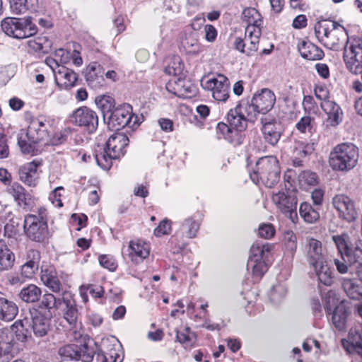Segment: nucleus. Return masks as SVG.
<instances>
[{
	"mask_svg": "<svg viewBox=\"0 0 362 362\" xmlns=\"http://www.w3.org/2000/svg\"><path fill=\"white\" fill-rule=\"evenodd\" d=\"M23 231L25 237L31 242L46 246L52 236L48 226V211L45 207H40L33 214L24 216Z\"/></svg>",
	"mask_w": 362,
	"mask_h": 362,
	"instance_id": "obj_1",
	"label": "nucleus"
},
{
	"mask_svg": "<svg viewBox=\"0 0 362 362\" xmlns=\"http://www.w3.org/2000/svg\"><path fill=\"white\" fill-rule=\"evenodd\" d=\"M281 176V168L276 156H264L256 162L255 169L250 173V177L253 183H262L266 187L276 186Z\"/></svg>",
	"mask_w": 362,
	"mask_h": 362,
	"instance_id": "obj_2",
	"label": "nucleus"
},
{
	"mask_svg": "<svg viewBox=\"0 0 362 362\" xmlns=\"http://www.w3.org/2000/svg\"><path fill=\"white\" fill-rule=\"evenodd\" d=\"M129 142V138L124 133L116 131L106 141L105 146L100 151H96L95 158L98 165L103 170H109L112 160L124 155Z\"/></svg>",
	"mask_w": 362,
	"mask_h": 362,
	"instance_id": "obj_3",
	"label": "nucleus"
},
{
	"mask_svg": "<svg viewBox=\"0 0 362 362\" xmlns=\"http://www.w3.org/2000/svg\"><path fill=\"white\" fill-rule=\"evenodd\" d=\"M50 135L47 126L37 118L32 119L27 129H21L18 134V144L25 154L33 153L35 145L42 141H48Z\"/></svg>",
	"mask_w": 362,
	"mask_h": 362,
	"instance_id": "obj_4",
	"label": "nucleus"
},
{
	"mask_svg": "<svg viewBox=\"0 0 362 362\" xmlns=\"http://www.w3.org/2000/svg\"><path fill=\"white\" fill-rule=\"evenodd\" d=\"M358 148L351 143H342L336 146L329 154V165L334 170L349 171L358 162Z\"/></svg>",
	"mask_w": 362,
	"mask_h": 362,
	"instance_id": "obj_5",
	"label": "nucleus"
},
{
	"mask_svg": "<svg viewBox=\"0 0 362 362\" xmlns=\"http://www.w3.org/2000/svg\"><path fill=\"white\" fill-rule=\"evenodd\" d=\"M274 245L255 242L250 248L247 267H251L254 276L261 279L269 269V257Z\"/></svg>",
	"mask_w": 362,
	"mask_h": 362,
	"instance_id": "obj_6",
	"label": "nucleus"
},
{
	"mask_svg": "<svg viewBox=\"0 0 362 362\" xmlns=\"http://www.w3.org/2000/svg\"><path fill=\"white\" fill-rule=\"evenodd\" d=\"M97 344L91 339L85 340L80 344H69L59 349V354L71 360L91 362L96 354Z\"/></svg>",
	"mask_w": 362,
	"mask_h": 362,
	"instance_id": "obj_7",
	"label": "nucleus"
},
{
	"mask_svg": "<svg viewBox=\"0 0 362 362\" xmlns=\"http://www.w3.org/2000/svg\"><path fill=\"white\" fill-rule=\"evenodd\" d=\"M343 59L351 74L358 75L362 72V37L347 39L344 47Z\"/></svg>",
	"mask_w": 362,
	"mask_h": 362,
	"instance_id": "obj_8",
	"label": "nucleus"
},
{
	"mask_svg": "<svg viewBox=\"0 0 362 362\" xmlns=\"http://www.w3.org/2000/svg\"><path fill=\"white\" fill-rule=\"evenodd\" d=\"M70 120L88 134L94 133L98 127V115L86 106L76 109L71 115Z\"/></svg>",
	"mask_w": 362,
	"mask_h": 362,
	"instance_id": "obj_9",
	"label": "nucleus"
},
{
	"mask_svg": "<svg viewBox=\"0 0 362 362\" xmlns=\"http://www.w3.org/2000/svg\"><path fill=\"white\" fill-rule=\"evenodd\" d=\"M335 291L333 290L328 291L325 295V310L328 315L332 314V322L333 325L339 331L345 329L347 317L349 315V308L341 301L337 305L333 311L330 306V299L334 300L335 297Z\"/></svg>",
	"mask_w": 362,
	"mask_h": 362,
	"instance_id": "obj_10",
	"label": "nucleus"
},
{
	"mask_svg": "<svg viewBox=\"0 0 362 362\" xmlns=\"http://www.w3.org/2000/svg\"><path fill=\"white\" fill-rule=\"evenodd\" d=\"M133 117L132 107L129 104L118 105L107 118V124L110 129L119 131L126 126H131Z\"/></svg>",
	"mask_w": 362,
	"mask_h": 362,
	"instance_id": "obj_11",
	"label": "nucleus"
},
{
	"mask_svg": "<svg viewBox=\"0 0 362 362\" xmlns=\"http://www.w3.org/2000/svg\"><path fill=\"white\" fill-rule=\"evenodd\" d=\"M333 207L337 211L339 217L347 222L356 221L358 213L354 202L344 194L335 195L332 200Z\"/></svg>",
	"mask_w": 362,
	"mask_h": 362,
	"instance_id": "obj_12",
	"label": "nucleus"
},
{
	"mask_svg": "<svg viewBox=\"0 0 362 362\" xmlns=\"http://www.w3.org/2000/svg\"><path fill=\"white\" fill-rule=\"evenodd\" d=\"M272 201L279 210L291 219L293 223L298 221V217L296 211L297 197L296 195L288 192L286 194L284 192H279L273 194Z\"/></svg>",
	"mask_w": 362,
	"mask_h": 362,
	"instance_id": "obj_13",
	"label": "nucleus"
},
{
	"mask_svg": "<svg viewBox=\"0 0 362 362\" xmlns=\"http://www.w3.org/2000/svg\"><path fill=\"white\" fill-rule=\"evenodd\" d=\"M202 86L211 90L213 98L217 101L225 102L229 98L230 82L224 75L218 74L217 78L202 81Z\"/></svg>",
	"mask_w": 362,
	"mask_h": 362,
	"instance_id": "obj_14",
	"label": "nucleus"
},
{
	"mask_svg": "<svg viewBox=\"0 0 362 362\" xmlns=\"http://www.w3.org/2000/svg\"><path fill=\"white\" fill-rule=\"evenodd\" d=\"M261 123L264 139L272 146H276L284 133L283 124L276 119L267 120V118H262Z\"/></svg>",
	"mask_w": 362,
	"mask_h": 362,
	"instance_id": "obj_15",
	"label": "nucleus"
},
{
	"mask_svg": "<svg viewBox=\"0 0 362 362\" xmlns=\"http://www.w3.org/2000/svg\"><path fill=\"white\" fill-rule=\"evenodd\" d=\"M83 73L88 86L90 88L98 89L105 86V69L98 62H90Z\"/></svg>",
	"mask_w": 362,
	"mask_h": 362,
	"instance_id": "obj_16",
	"label": "nucleus"
},
{
	"mask_svg": "<svg viewBox=\"0 0 362 362\" xmlns=\"http://www.w3.org/2000/svg\"><path fill=\"white\" fill-rule=\"evenodd\" d=\"M42 160H33L21 166L18 169L19 180L29 187H36L39 182L38 168Z\"/></svg>",
	"mask_w": 362,
	"mask_h": 362,
	"instance_id": "obj_17",
	"label": "nucleus"
},
{
	"mask_svg": "<svg viewBox=\"0 0 362 362\" xmlns=\"http://www.w3.org/2000/svg\"><path fill=\"white\" fill-rule=\"evenodd\" d=\"M62 303L66 305L64 317L70 326V329H76L81 327V322H78L79 313L76 308L75 300L68 291L62 293Z\"/></svg>",
	"mask_w": 362,
	"mask_h": 362,
	"instance_id": "obj_18",
	"label": "nucleus"
},
{
	"mask_svg": "<svg viewBox=\"0 0 362 362\" xmlns=\"http://www.w3.org/2000/svg\"><path fill=\"white\" fill-rule=\"evenodd\" d=\"M7 192L23 209H29L33 206L34 197L18 182H15L10 185Z\"/></svg>",
	"mask_w": 362,
	"mask_h": 362,
	"instance_id": "obj_19",
	"label": "nucleus"
},
{
	"mask_svg": "<svg viewBox=\"0 0 362 362\" xmlns=\"http://www.w3.org/2000/svg\"><path fill=\"white\" fill-rule=\"evenodd\" d=\"M31 322L30 328L33 334L36 337H43L47 334L50 327L49 320L52 315L49 317L45 316V313H42L40 310H34L30 312Z\"/></svg>",
	"mask_w": 362,
	"mask_h": 362,
	"instance_id": "obj_20",
	"label": "nucleus"
},
{
	"mask_svg": "<svg viewBox=\"0 0 362 362\" xmlns=\"http://www.w3.org/2000/svg\"><path fill=\"white\" fill-rule=\"evenodd\" d=\"M24 18L6 17L1 22V30L8 36L17 39H24L25 33H23Z\"/></svg>",
	"mask_w": 362,
	"mask_h": 362,
	"instance_id": "obj_21",
	"label": "nucleus"
},
{
	"mask_svg": "<svg viewBox=\"0 0 362 362\" xmlns=\"http://www.w3.org/2000/svg\"><path fill=\"white\" fill-rule=\"evenodd\" d=\"M216 130L218 139L223 138L234 146H240L244 143L245 134L238 133L230 124L218 122Z\"/></svg>",
	"mask_w": 362,
	"mask_h": 362,
	"instance_id": "obj_22",
	"label": "nucleus"
},
{
	"mask_svg": "<svg viewBox=\"0 0 362 362\" xmlns=\"http://www.w3.org/2000/svg\"><path fill=\"white\" fill-rule=\"evenodd\" d=\"M255 106L261 114H266L272 109L276 101L274 93L268 88H264L260 93H255L252 98Z\"/></svg>",
	"mask_w": 362,
	"mask_h": 362,
	"instance_id": "obj_23",
	"label": "nucleus"
},
{
	"mask_svg": "<svg viewBox=\"0 0 362 362\" xmlns=\"http://www.w3.org/2000/svg\"><path fill=\"white\" fill-rule=\"evenodd\" d=\"M320 107L327 115V125L336 127L343 119V110L341 107L334 101H326L320 103Z\"/></svg>",
	"mask_w": 362,
	"mask_h": 362,
	"instance_id": "obj_24",
	"label": "nucleus"
},
{
	"mask_svg": "<svg viewBox=\"0 0 362 362\" xmlns=\"http://www.w3.org/2000/svg\"><path fill=\"white\" fill-rule=\"evenodd\" d=\"M40 252L30 249L27 252V262L21 266V274L24 278L31 279L37 272L40 261Z\"/></svg>",
	"mask_w": 362,
	"mask_h": 362,
	"instance_id": "obj_25",
	"label": "nucleus"
},
{
	"mask_svg": "<svg viewBox=\"0 0 362 362\" xmlns=\"http://www.w3.org/2000/svg\"><path fill=\"white\" fill-rule=\"evenodd\" d=\"M306 258L310 267L318 266L324 261L322 243L315 238H309L305 246Z\"/></svg>",
	"mask_w": 362,
	"mask_h": 362,
	"instance_id": "obj_26",
	"label": "nucleus"
},
{
	"mask_svg": "<svg viewBox=\"0 0 362 362\" xmlns=\"http://www.w3.org/2000/svg\"><path fill=\"white\" fill-rule=\"evenodd\" d=\"M150 247L149 245L140 240L136 242L130 241L129 245V256L132 262L139 264L149 255Z\"/></svg>",
	"mask_w": 362,
	"mask_h": 362,
	"instance_id": "obj_27",
	"label": "nucleus"
},
{
	"mask_svg": "<svg viewBox=\"0 0 362 362\" xmlns=\"http://www.w3.org/2000/svg\"><path fill=\"white\" fill-rule=\"evenodd\" d=\"M298 49L301 57L308 60H320L325 56L322 49L309 41H301L298 45Z\"/></svg>",
	"mask_w": 362,
	"mask_h": 362,
	"instance_id": "obj_28",
	"label": "nucleus"
},
{
	"mask_svg": "<svg viewBox=\"0 0 362 362\" xmlns=\"http://www.w3.org/2000/svg\"><path fill=\"white\" fill-rule=\"evenodd\" d=\"M226 119L234 130L242 134H244L247 127V123L250 122L235 107L228 111Z\"/></svg>",
	"mask_w": 362,
	"mask_h": 362,
	"instance_id": "obj_29",
	"label": "nucleus"
},
{
	"mask_svg": "<svg viewBox=\"0 0 362 362\" xmlns=\"http://www.w3.org/2000/svg\"><path fill=\"white\" fill-rule=\"evenodd\" d=\"M341 286L346 296L351 300H362V284L354 278H343Z\"/></svg>",
	"mask_w": 362,
	"mask_h": 362,
	"instance_id": "obj_30",
	"label": "nucleus"
},
{
	"mask_svg": "<svg viewBox=\"0 0 362 362\" xmlns=\"http://www.w3.org/2000/svg\"><path fill=\"white\" fill-rule=\"evenodd\" d=\"M30 322L28 318L16 321L11 326L17 341L25 342L32 339V332L30 329Z\"/></svg>",
	"mask_w": 362,
	"mask_h": 362,
	"instance_id": "obj_31",
	"label": "nucleus"
},
{
	"mask_svg": "<svg viewBox=\"0 0 362 362\" xmlns=\"http://www.w3.org/2000/svg\"><path fill=\"white\" fill-rule=\"evenodd\" d=\"M18 313L16 304L4 297H0V320L6 322L13 320Z\"/></svg>",
	"mask_w": 362,
	"mask_h": 362,
	"instance_id": "obj_32",
	"label": "nucleus"
},
{
	"mask_svg": "<svg viewBox=\"0 0 362 362\" xmlns=\"http://www.w3.org/2000/svg\"><path fill=\"white\" fill-rule=\"evenodd\" d=\"M0 272L11 270L15 264V255L3 240H0Z\"/></svg>",
	"mask_w": 362,
	"mask_h": 362,
	"instance_id": "obj_33",
	"label": "nucleus"
},
{
	"mask_svg": "<svg viewBox=\"0 0 362 362\" xmlns=\"http://www.w3.org/2000/svg\"><path fill=\"white\" fill-rule=\"evenodd\" d=\"M337 28L334 30H331L329 31V34L328 35V37L327 40H323L322 44L324 46L329 47H334L339 45L341 40L347 41L349 38L348 31L347 30L339 23H337Z\"/></svg>",
	"mask_w": 362,
	"mask_h": 362,
	"instance_id": "obj_34",
	"label": "nucleus"
},
{
	"mask_svg": "<svg viewBox=\"0 0 362 362\" xmlns=\"http://www.w3.org/2000/svg\"><path fill=\"white\" fill-rule=\"evenodd\" d=\"M238 110L244 115L245 117L251 123H254L257 117V115L260 114L259 110L255 106V102L251 99H243L235 106Z\"/></svg>",
	"mask_w": 362,
	"mask_h": 362,
	"instance_id": "obj_35",
	"label": "nucleus"
},
{
	"mask_svg": "<svg viewBox=\"0 0 362 362\" xmlns=\"http://www.w3.org/2000/svg\"><path fill=\"white\" fill-rule=\"evenodd\" d=\"M320 284L330 286L334 283V271L323 261L319 263L318 266L313 267Z\"/></svg>",
	"mask_w": 362,
	"mask_h": 362,
	"instance_id": "obj_36",
	"label": "nucleus"
},
{
	"mask_svg": "<svg viewBox=\"0 0 362 362\" xmlns=\"http://www.w3.org/2000/svg\"><path fill=\"white\" fill-rule=\"evenodd\" d=\"M319 210L317 206H313L310 203L304 202L300 205L299 214L305 223H315L320 219Z\"/></svg>",
	"mask_w": 362,
	"mask_h": 362,
	"instance_id": "obj_37",
	"label": "nucleus"
},
{
	"mask_svg": "<svg viewBox=\"0 0 362 362\" xmlns=\"http://www.w3.org/2000/svg\"><path fill=\"white\" fill-rule=\"evenodd\" d=\"M38 0H10V7L12 13L20 15L26 11H35Z\"/></svg>",
	"mask_w": 362,
	"mask_h": 362,
	"instance_id": "obj_38",
	"label": "nucleus"
},
{
	"mask_svg": "<svg viewBox=\"0 0 362 362\" xmlns=\"http://www.w3.org/2000/svg\"><path fill=\"white\" fill-rule=\"evenodd\" d=\"M41 296V288L33 284L23 287L18 293L20 299L28 303L39 301Z\"/></svg>",
	"mask_w": 362,
	"mask_h": 362,
	"instance_id": "obj_39",
	"label": "nucleus"
},
{
	"mask_svg": "<svg viewBox=\"0 0 362 362\" xmlns=\"http://www.w3.org/2000/svg\"><path fill=\"white\" fill-rule=\"evenodd\" d=\"M337 25V22L328 21V20H321L318 21L314 27L315 35L318 40L322 43L323 40H327L328 37V35L329 34V31L331 30L335 29Z\"/></svg>",
	"mask_w": 362,
	"mask_h": 362,
	"instance_id": "obj_40",
	"label": "nucleus"
},
{
	"mask_svg": "<svg viewBox=\"0 0 362 362\" xmlns=\"http://www.w3.org/2000/svg\"><path fill=\"white\" fill-rule=\"evenodd\" d=\"M52 42L47 36H38L28 41L30 49L40 54H47L51 50Z\"/></svg>",
	"mask_w": 362,
	"mask_h": 362,
	"instance_id": "obj_41",
	"label": "nucleus"
},
{
	"mask_svg": "<svg viewBox=\"0 0 362 362\" xmlns=\"http://www.w3.org/2000/svg\"><path fill=\"white\" fill-rule=\"evenodd\" d=\"M41 297L37 310H40L42 313L43 310L50 313V310L53 308L58 309L63 302L62 297L57 298L50 293H45Z\"/></svg>",
	"mask_w": 362,
	"mask_h": 362,
	"instance_id": "obj_42",
	"label": "nucleus"
},
{
	"mask_svg": "<svg viewBox=\"0 0 362 362\" xmlns=\"http://www.w3.org/2000/svg\"><path fill=\"white\" fill-rule=\"evenodd\" d=\"M16 345L13 339L0 341V362H9L17 354Z\"/></svg>",
	"mask_w": 362,
	"mask_h": 362,
	"instance_id": "obj_43",
	"label": "nucleus"
},
{
	"mask_svg": "<svg viewBox=\"0 0 362 362\" xmlns=\"http://www.w3.org/2000/svg\"><path fill=\"white\" fill-rule=\"evenodd\" d=\"M57 74L56 80L64 79V86L66 89H70L76 84L78 75L74 71L65 66H61L57 70Z\"/></svg>",
	"mask_w": 362,
	"mask_h": 362,
	"instance_id": "obj_44",
	"label": "nucleus"
},
{
	"mask_svg": "<svg viewBox=\"0 0 362 362\" xmlns=\"http://www.w3.org/2000/svg\"><path fill=\"white\" fill-rule=\"evenodd\" d=\"M97 106L101 110L104 121L106 122L108 115L116 109L115 99L108 95H103L95 98Z\"/></svg>",
	"mask_w": 362,
	"mask_h": 362,
	"instance_id": "obj_45",
	"label": "nucleus"
},
{
	"mask_svg": "<svg viewBox=\"0 0 362 362\" xmlns=\"http://www.w3.org/2000/svg\"><path fill=\"white\" fill-rule=\"evenodd\" d=\"M242 19L247 25L260 27L262 23V18L259 12L255 8H245L242 13Z\"/></svg>",
	"mask_w": 362,
	"mask_h": 362,
	"instance_id": "obj_46",
	"label": "nucleus"
},
{
	"mask_svg": "<svg viewBox=\"0 0 362 362\" xmlns=\"http://www.w3.org/2000/svg\"><path fill=\"white\" fill-rule=\"evenodd\" d=\"M346 258L350 265L362 264V240H358L351 245Z\"/></svg>",
	"mask_w": 362,
	"mask_h": 362,
	"instance_id": "obj_47",
	"label": "nucleus"
},
{
	"mask_svg": "<svg viewBox=\"0 0 362 362\" xmlns=\"http://www.w3.org/2000/svg\"><path fill=\"white\" fill-rule=\"evenodd\" d=\"M199 223L192 218H186L180 226L182 234L189 238H193L196 236L199 228Z\"/></svg>",
	"mask_w": 362,
	"mask_h": 362,
	"instance_id": "obj_48",
	"label": "nucleus"
},
{
	"mask_svg": "<svg viewBox=\"0 0 362 362\" xmlns=\"http://www.w3.org/2000/svg\"><path fill=\"white\" fill-rule=\"evenodd\" d=\"M181 46L188 53L197 54L200 51L199 44L194 33L186 35L181 40Z\"/></svg>",
	"mask_w": 362,
	"mask_h": 362,
	"instance_id": "obj_49",
	"label": "nucleus"
},
{
	"mask_svg": "<svg viewBox=\"0 0 362 362\" xmlns=\"http://www.w3.org/2000/svg\"><path fill=\"white\" fill-rule=\"evenodd\" d=\"M348 238L349 235L345 233L341 235H334L332 236V239L337 246L338 252L341 255L343 260H344V255L347 257L348 252L351 247V245L349 246L347 243Z\"/></svg>",
	"mask_w": 362,
	"mask_h": 362,
	"instance_id": "obj_50",
	"label": "nucleus"
},
{
	"mask_svg": "<svg viewBox=\"0 0 362 362\" xmlns=\"http://www.w3.org/2000/svg\"><path fill=\"white\" fill-rule=\"evenodd\" d=\"M195 338V333L192 332L189 327H185L182 330L176 331L177 341L186 346H191Z\"/></svg>",
	"mask_w": 362,
	"mask_h": 362,
	"instance_id": "obj_51",
	"label": "nucleus"
},
{
	"mask_svg": "<svg viewBox=\"0 0 362 362\" xmlns=\"http://www.w3.org/2000/svg\"><path fill=\"white\" fill-rule=\"evenodd\" d=\"M317 173L311 170H303L298 175L299 183L302 186H315L318 184Z\"/></svg>",
	"mask_w": 362,
	"mask_h": 362,
	"instance_id": "obj_52",
	"label": "nucleus"
},
{
	"mask_svg": "<svg viewBox=\"0 0 362 362\" xmlns=\"http://www.w3.org/2000/svg\"><path fill=\"white\" fill-rule=\"evenodd\" d=\"M284 240L286 252L293 256L297 249V237L296 234L291 230L285 232Z\"/></svg>",
	"mask_w": 362,
	"mask_h": 362,
	"instance_id": "obj_53",
	"label": "nucleus"
},
{
	"mask_svg": "<svg viewBox=\"0 0 362 362\" xmlns=\"http://www.w3.org/2000/svg\"><path fill=\"white\" fill-rule=\"evenodd\" d=\"M98 261L101 267L107 269L110 272H115L117 268V262L113 256L110 255H100Z\"/></svg>",
	"mask_w": 362,
	"mask_h": 362,
	"instance_id": "obj_54",
	"label": "nucleus"
},
{
	"mask_svg": "<svg viewBox=\"0 0 362 362\" xmlns=\"http://www.w3.org/2000/svg\"><path fill=\"white\" fill-rule=\"evenodd\" d=\"M276 230L274 226L270 223H262L258 228L259 235L264 239H270L274 236Z\"/></svg>",
	"mask_w": 362,
	"mask_h": 362,
	"instance_id": "obj_55",
	"label": "nucleus"
},
{
	"mask_svg": "<svg viewBox=\"0 0 362 362\" xmlns=\"http://www.w3.org/2000/svg\"><path fill=\"white\" fill-rule=\"evenodd\" d=\"M57 276V273L52 265L42 267L40 279L44 284H47V281L53 279Z\"/></svg>",
	"mask_w": 362,
	"mask_h": 362,
	"instance_id": "obj_56",
	"label": "nucleus"
},
{
	"mask_svg": "<svg viewBox=\"0 0 362 362\" xmlns=\"http://www.w3.org/2000/svg\"><path fill=\"white\" fill-rule=\"evenodd\" d=\"M302 105L305 112L315 113L318 109L317 105L312 95H304Z\"/></svg>",
	"mask_w": 362,
	"mask_h": 362,
	"instance_id": "obj_57",
	"label": "nucleus"
},
{
	"mask_svg": "<svg viewBox=\"0 0 362 362\" xmlns=\"http://www.w3.org/2000/svg\"><path fill=\"white\" fill-rule=\"evenodd\" d=\"M23 18L25 21L23 27V33H25L24 38L33 36L36 34L37 32V28L36 25L32 22V18L28 16Z\"/></svg>",
	"mask_w": 362,
	"mask_h": 362,
	"instance_id": "obj_58",
	"label": "nucleus"
},
{
	"mask_svg": "<svg viewBox=\"0 0 362 362\" xmlns=\"http://www.w3.org/2000/svg\"><path fill=\"white\" fill-rule=\"evenodd\" d=\"M315 97L322 102L331 101L329 100V91L325 85H316L314 88Z\"/></svg>",
	"mask_w": 362,
	"mask_h": 362,
	"instance_id": "obj_59",
	"label": "nucleus"
},
{
	"mask_svg": "<svg viewBox=\"0 0 362 362\" xmlns=\"http://www.w3.org/2000/svg\"><path fill=\"white\" fill-rule=\"evenodd\" d=\"M171 230L170 221L169 220H163L160 222L158 226L154 230V235L160 237L163 235L169 234Z\"/></svg>",
	"mask_w": 362,
	"mask_h": 362,
	"instance_id": "obj_60",
	"label": "nucleus"
},
{
	"mask_svg": "<svg viewBox=\"0 0 362 362\" xmlns=\"http://www.w3.org/2000/svg\"><path fill=\"white\" fill-rule=\"evenodd\" d=\"M349 339L351 346L355 348L362 344V335L359 330L351 328L349 332Z\"/></svg>",
	"mask_w": 362,
	"mask_h": 362,
	"instance_id": "obj_61",
	"label": "nucleus"
},
{
	"mask_svg": "<svg viewBox=\"0 0 362 362\" xmlns=\"http://www.w3.org/2000/svg\"><path fill=\"white\" fill-rule=\"evenodd\" d=\"M96 353L98 359L100 357L102 358V354H103L107 356L108 362H122L123 361V357H121L120 354L115 349H112L106 355L102 351H96Z\"/></svg>",
	"mask_w": 362,
	"mask_h": 362,
	"instance_id": "obj_62",
	"label": "nucleus"
},
{
	"mask_svg": "<svg viewBox=\"0 0 362 362\" xmlns=\"http://www.w3.org/2000/svg\"><path fill=\"white\" fill-rule=\"evenodd\" d=\"M9 156V148L5 134L0 129V159L6 158Z\"/></svg>",
	"mask_w": 362,
	"mask_h": 362,
	"instance_id": "obj_63",
	"label": "nucleus"
},
{
	"mask_svg": "<svg viewBox=\"0 0 362 362\" xmlns=\"http://www.w3.org/2000/svg\"><path fill=\"white\" fill-rule=\"evenodd\" d=\"M126 16L122 14L117 15L113 19V24L117 30V35H119L126 30L127 25L125 23Z\"/></svg>",
	"mask_w": 362,
	"mask_h": 362,
	"instance_id": "obj_64",
	"label": "nucleus"
}]
</instances>
